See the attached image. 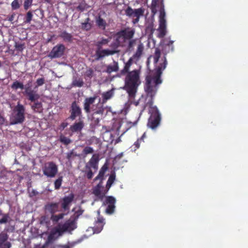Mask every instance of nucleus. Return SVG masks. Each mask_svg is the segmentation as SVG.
I'll list each match as a JSON object with an SVG mask.
<instances>
[{"mask_svg":"<svg viewBox=\"0 0 248 248\" xmlns=\"http://www.w3.org/2000/svg\"><path fill=\"white\" fill-rule=\"evenodd\" d=\"M161 71L158 69L156 75L154 76L146 77L144 90L146 93V104L143 106L142 111L146 106L149 107V113L150 116L147 124V127L155 130L160 125L161 114L156 106H153V100L157 90V85L162 83L161 79Z\"/></svg>","mask_w":248,"mask_h":248,"instance_id":"nucleus-1","label":"nucleus"},{"mask_svg":"<svg viewBox=\"0 0 248 248\" xmlns=\"http://www.w3.org/2000/svg\"><path fill=\"white\" fill-rule=\"evenodd\" d=\"M124 79L125 89L130 97L134 98L140 85V71L135 69L126 74Z\"/></svg>","mask_w":248,"mask_h":248,"instance_id":"nucleus-2","label":"nucleus"},{"mask_svg":"<svg viewBox=\"0 0 248 248\" xmlns=\"http://www.w3.org/2000/svg\"><path fill=\"white\" fill-rule=\"evenodd\" d=\"M135 32L134 29L129 28L116 32L114 36V41L110 45L111 50H117L119 46H125L128 40L133 38Z\"/></svg>","mask_w":248,"mask_h":248,"instance_id":"nucleus-3","label":"nucleus"},{"mask_svg":"<svg viewBox=\"0 0 248 248\" xmlns=\"http://www.w3.org/2000/svg\"><path fill=\"white\" fill-rule=\"evenodd\" d=\"M25 108L18 102L13 110V113L10 118V124H22L25 119Z\"/></svg>","mask_w":248,"mask_h":248,"instance_id":"nucleus-4","label":"nucleus"},{"mask_svg":"<svg viewBox=\"0 0 248 248\" xmlns=\"http://www.w3.org/2000/svg\"><path fill=\"white\" fill-rule=\"evenodd\" d=\"M173 41H169L167 43H166L163 45L162 49L163 53L164 55V56L163 57V62L162 63H160L159 65L154 71L150 72V73L146 77L151 76L154 77V76H155L156 75V72L158 69H160V71L161 73V75H162V71L166 68L167 64V61L166 58V55L167 54V53L173 51L174 46H173Z\"/></svg>","mask_w":248,"mask_h":248,"instance_id":"nucleus-5","label":"nucleus"},{"mask_svg":"<svg viewBox=\"0 0 248 248\" xmlns=\"http://www.w3.org/2000/svg\"><path fill=\"white\" fill-rule=\"evenodd\" d=\"M99 161L98 154H93L88 162L85 166V170L83 172L85 173L88 179H91L93 176V172L92 170L93 168L95 171L98 170V163Z\"/></svg>","mask_w":248,"mask_h":248,"instance_id":"nucleus-6","label":"nucleus"},{"mask_svg":"<svg viewBox=\"0 0 248 248\" xmlns=\"http://www.w3.org/2000/svg\"><path fill=\"white\" fill-rule=\"evenodd\" d=\"M144 11L145 9L142 7L133 9L131 7L128 6L125 10V12L127 16L133 18L132 22L135 24L139 22L140 17L143 16Z\"/></svg>","mask_w":248,"mask_h":248,"instance_id":"nucleus-7","label":"nucleus"},{"mask_svg":"<svg viewBox=\"0 0 248 248\" xmlns=\"http://www.w3.org/2000/svg\"><path fill=\"white\" fill-rule=\"evenodd\" d=\"M70 116L69 119L72 121L75 120L77 118L81 119L82 117V112L79 106L76 101L72 102L69 110Z\"/></svg>","mask_w":248,"mask_h":248,"instance_id":"nucleus-8","label":"nucleus"},{"mask_svg":"<svg viewBox=\"0 0 248 248\" xmlns=\"http://www.w3.org/2000/svg\"><path fill=\"white\" fill-rule=\"evenodd\" d=\"M65 50V47L64 45L58 44L53 47L47 56L51 59L60 58L63 55Z\"/></svg>","mask_w":248,"mask_h":248,"instance_id":"nucleus-9","label":"nucleus"},{"mask_svg":"<svg viewBox=\"0 0 248 248\" xmlns=\"http://www.w3.org/2000/svg\"><path fill=\"white\" fill-rule=\"evenodd\" d=\"M58 172V167L53 162H49L45 165L43 169L45 175L52 178L54 177Z\"/></svg>","mask_w":248,"mask_h":248,"instance_id":"nucleus-10","label":"nucleus"},{"mask_svg":"<svg viewBox=\"0 0 248 248\" xmlns=\"http://www.w3.org/2000/svg\"><path fill=\"white\" fill-rule=\"evenodd\" d=\"M74 199V195L73 193H71L68 196H64L62 198L60 201L61 211L68 213Z\"/></svg>","mask_w":248,"mask_h":248,"instance_id":"nucleus-11","label":"nucleus"},{"mask_svg":"<svg viewBox=\"0 0 248 248\" xmlns=\"http://www.w3.org/2000/svg\"><path fill=\"white\" fill-rule=\"evenodd\" d=\"M105 203L108 205L106 209L107 214L111 215L114 212L115 208L116 199L112 196H107L106 198Z\"/></svg>","mask_w":248,"mask_h":248,"instance_id":"nucleus-12","label":"nucleus"},{"mask_svg":"<svg viewBox=\"0 0 248 248\" xmlns=\"http://www.w3.org/2000/svg\"><path fill=\"white\" fill-rule=\"evenodd\" d=\"M117 50H110L108 49H97L96 51V60H98L106 56L113 55L119 52Z\"/></svg>","mask_w":248,"mask_h":248,"instance_id":"nucleus-13","label":"nucleus"},{"mask_svg":"<svg viewBox=\"0 0 248 248\" xmlns=\"http://www.w3.org/2000/svg\"><path fill=\"white\" fill-rule=\"evenodd\" d=\"M25 93L28 97V99L31 102H35L39 98V95L35 91L32 90L30 86V83L24 86Z\"/></svg>","mask_w":248,"mask_h":248,"instance_id":"nucleus-14","label":"nucleus"},{"mask_svg":"<svg viewBox=\"0 0 248 248\" xmlns=\"http://www.w3.org/2000/svg\"><path fill=\"white\" fill-rule=\"evenodd\" d=\"M45 210L46 212L49 213L51 216L54 214L56 212H60L59 202H48L45 206Z\"/></svg>","mask_w":248,"mask_h":248,"instance_id":"nucleus-15","label":"nucleus"},{"mask_svg":"<svg viewBox=\"0 0 248 248\" xmlns=\"http://www.w3.org/2000/svg\"><path fill=\"white\" fill-rule=\"evenodd\" d=\"M8 237L7 233L4 232L0 233V248H11L12 244L8 241Z\"/></svg>","mask_w":248,"mask_h":248,"instance_id":"nucleus-16","label":"nucleus"},{"mask_svg":"<svg viewBox=\"0 0 248 248\" xmlns=\"http://www.w3.org/2000/svg\"><path fill=\"white\" fill-rule=\"evenodd\" d=\"M84 125L83 120L82 119H78V122H75L70 126V129L73 133L80 132L84 128Z\"/></svg>","mask_w":248,"mask_h":248,"instance_id":"nucleus-17","label":"nucleus"},{"mask_svg":"<svg viewBox=\"0 0 248 248\" xmlns=\"http://www.w3.org/2000/svg\"><path fill=\"white\" fill-rule=\"evenodd\" d=\"M96 98L97 97L96 96H94L93 97H87L85 98L83 104V107L85 112L86 113H89L90 112V106L91 105L94 103Z\"/></svg>","mask_w":248,"mask_h":248,"instance_id":"nucleus-18","label":"nucleus"},{"mask_svg":"<svg viewBox=\"0 0 248 248\" xmlns=\"http://www.w3.org/2000/svg\"><path fill=\"white\" fill-rule=\"evenodd\" d=\"M105 224L104 219L102 217H98L97 220L95 221L93 230L94 232H100L103 229Z\"/></svg>","mask_w":248,"mask_h":248,"instance_id":"nucleus-19","label":"nucleus"},{"mask_svg":"<svg viewBox=\"0 0 248 248\" xmlns=\"http://www.w3.org/2000/svg\"><path fill=\"white\" fill-rule=\"evenodd\" d=\"M63 226L65 230L71 232L77 228L76 222L75 219L74 220H68L63 224Z\"/></svg>","mask_w":248,"mask_h":248,"instance_id":"nucleus-20","label":"nucleus"},{"mask_svg":"<svg viewBox=\"0 0 248 248\" xmlns=\"http://www.w3.org/2000/svg\"><path fill=\"white\" fill-rule=\"evenodd\" d=\"M132 62L133 60L132 58H130L128 60V61L126 63H125L124 68L122 70H121L120 72V76H124L126 74L130 72L129 71V69L131 65H132Z\"/></svg>","mask_w":248,"mask_h":248,"instance_id":"nucleus-21","label":"nucleus"},{"mask_svg":"<svg viewBox=\"0 0 248 248\" xmlns=\"http://www.w3.org/2000/svg\"><path fill=\"white\" fill-rule=\"evenodd\" d=\"M95 23L96 25L99 29L102 30H105L106 29L107 23L106 20L102 18L100 16L96 17Z\"/></svg>","mask_w":248,"mask_h":248,"instance_id":"nucleus-22","label":"nucleus"},{"mask_svg":"<svg viewBox=\"0 0 248 248\" xmlns=\"http://www.w3.org/2000/svg\"><path fill=\"white\" fill-rule=\"evenodd\" d=\"M59 36L62 38L64 41L67 42H72L73 41V36L66 31H63L60 34Z\"/></svg>","mask_w":248,"mask_h":248,"instance_id":"nucleus-23","label":"nucleus"},{"mask_svg":"<svg viewBox=\"0 0 248 248\" xmlns=\"http://www.w3.org/2000/svg\"><path fill=\"white\" fill-rule=\"evenodd\" d=\"M119 70L118 63L116 62H114L113 65H108L106 72L108 74H110L113 72H117Z\"/></svg>","mask_w":248,"mask_h":248,"instance_id":"nucleus-24","label":"nucleus"},{"mask_svg":"<svg viewBox=\"0 0 248 248\" xmlns=\"http://www.w3.org/2000/svg\"><path fill=\"white\" fill-rule=\"evenodd\" d=\"M107 190H105L104 192H101V188L95 186L93 189V194L100 199H102L107 193Z\"/></svg>","mask_w":248,"mask_h":248,"instance_id":"nucleus-25","label":"nucleus"},{"mask_svg":"<svg viewBox=\"0 0 248 248\" xmlns=\"http://www.w3.org/2000/svg\"><path fill=\"white\" fill-rule=\"evenodd\" d=\"M110 39L109 38H102L100 40L97 41L96 44L97 49H102L103 46L107 45Z\"/></svg>","mask_w":248,"mask_h":248,"instance_id":"nucleus-26","label":"nucleus"},{"mask_svg":"<svg viewBox=\"0 0 248 248\" xmlns=\"http://www.w3.org/2000/svg\"><path fill=\"white\" fill-rule=\"evenodd\" d=\"M144 46L142 44L138 45L137 49L134 54L133 57L134 58H139L141 56L143 51Z\"/></svg>","mask_w":248,"mask_h":248,"instance_id":"nucleus-27","label":"nucleus"},{"mask_svg":"<svg viewBox=\"0 0 248 248\" xmlns=\"http://www.w3.org/2000/svg\"><path fill=\"white\" fill-rule=\"evenodd\" d=\"M31 108L36 112H41L42 110V104L41 102L37 101L31 106Z\"/></svg>","mask_w":248,"mask_h":248,"instance_id":"nucleus-28","label":"nucleus"},{"mask_svg":"<svg viewBox=\"0 0 248 248\" xmlns=\"http://www.w3.org/2000/svg\"><path fill=\"white\" fill-rule=\"evenodd\" d=\"M107 167H105L104 166H103L101 168V169H100L97 176L94 178V181H95L98 180H102L103 179L104 174H105V172L106 170H107Z\"/></svg>","mask_w":248,"mask_h":248,"instance_id":"nucleus-29","label":"nucleus"},{"mask_svg":"<svg viewBox=\"0 0 248 248\" xmlns=\"http://www.w3.org/2000/svg\"><path fill=\"white\" fill-rule=\"evenodd\" d=\"M113 91L112 90H109L108 92L104 93L102 94L103 100L105 102L108 100L110 99L113 95Z\"/></svg>","mask_w":248,"mask_h":248,"instance_id":"nucleus-30","label":"nucleus"},{"mask_svg":"<svg viewBox=\"0 0 248 248\" xmlns=\"http://www.w3.org/2000/svg\"><path fill=\"white\" fill-rule=\"evenodd\" d=\"M65 215L66 214L64 213H61L58 215H55L54 214L51 216L50 219L53 222H57L60 219H62Z\"/></svg>","mask_w":248,"mask_h":248,"instance_id":"nucleus-31","label":"nucleus"},{"mask_svg":"<svg viewBox=\"0 0 248 248\" xmlns=\"http://www.w3.org/2000/svg\"><path fill=\"white\" fill-rule=\"evenodd\" d=\"M161 56V50L160 49L156 47L155 48V51L154 54L153 55V58H154V62L155 64H156L157 62L159 61V59Z\"/></svg>","mask_w":248,"mask_h":248,"instance_id":"nucleus-32","label":"nucleus"},{"mask_svg":"<svg viewBox=\"0 0 248 248\" xmlns=\"http://www.w3.org/2000/svg\"><path fill=\"white\" fill-rule=\"evenodd\" d=\"M115 179V174H111L108 180V181L107 182V184H106V188H107V192L108 191V190H109V189L110 188V187H111L112 184L113 183L114 180Z\"/></svg>","mask_w":248,"mask_h":248,"instance_id":"nucleus-33","label":"nucleus"},{"mask_svg":"<svg viewBox=\"0 0 248 248\" xmlns=\"http://www.w3.org/2000/svg\"><path fill=\"white\" fill-rule=\"evenodd\" d=\"M55 233L53 231H52L50 234L48 236L47 239L46 241L45 242V243L43 246V248H46V247L48 246V244L53 240H54L55 238Z\"/></svg>","mask_w":248,"mask_h":248,"instance_id":"nucleus-34","label":"nucleus"},{"mask_svg":"<svg viewBox=\"0 0 248 248\" xmlns=\"http://www.w3.org/2000/svg\"><path fill=\"white\" fill-rule=\"evenodd\" d=\"M11 88L14 90H17L18 89L23 90L24 89V85L22 83L16 80L12 84Z\"/></svg>","mask_w":248,"mask_h":248,"instance_id":"nucleus-35","label":"nucleus"},{"mask_svg":"<svg viewBox=\"0 0 248 248\" xmlns=\"http://www.w3.org/2000/svg\"><path fill=\"white\" fill-rule=\"evenodd\" d=\"M89 21L90 18L88 17L85 19V22L82 23L81 27L82 29L86 31H89L91 29L92 25L89 23Z\"/></svg>","mask_w":248,"mask_h":248,"instance_id":"nucleus-36","label":"nucleus"},{"mask_svg":"<svg viewBox=\"0 0 248 248\" xmlns=\"http://www.w3.org/2000/svg\"><path fill=\"white\" fill-rule=\"evenodd\" d=\"M33 17V14L32 12L31 11H28L24 18V22L25 23H30Z\"/></svg>","mask_w":248,"mask_h":248,"instance_id":"nucleus-37","label":"nucleus"},{"mask_svg":"<svg viewBox=\"0 0 248 248\" xmlns=\"http://www.w3.org/2000/svg\"><path fill=\"white\" fill-rule=\"evenodd\" d=\"M60 141L61 142L66 145L69 144L72 142L71 140L69 138L63 135H61L60 136Z\"/></svg>","mask_w":248,"mask_h":248,"instance_id":"nucleus-38","label":"nucleus"},{"mask_svg":"<svg viewBox=\"0 0 248 248\" xmlns=\"http://www.w3.org/2000/svg\"><path fill=\"white\" fill-rule=\"evenodd\" d=\"M84 82L81 79H75L72 82V85L74 87H81L83 86Z\"/></svg>","mask_w":248,"mask_h":248,"instance_id":"nucleus-39","label":"nucleus"},{"mask_svg":"<svg viewBox=\"0 0 248 248\" xmlns=\"http://www.w3.org/2000/svg\"><path fill=\"white\" fill-rule=\"evenodd\" d=\"M146 137V133L144 132L140 139H138L135 142L134 145L136 149H138L140 146V144L141 141H144V139Z\"/></svg>","mask_w":248,"mask_h":248,"instance_id":"nucleus-40","label":"nucleus"},{"mask_svg":"<svg viewBox=\"0 0 248 248\" xmlns=\"http://www.w3.org/2000/svg\"><path fill=\"white\" fill-rule=\"evenodd\" d=\"M22 0H14L11 3V7L13 10H16L19 8L20 6V3H21Z\"/></svg>","mask_w":248,"mask_h":248,"instance_id":"nucleus-41","label":"nucleus"},{"mask_svg":"<svg viewBox=\"0 0 248 248\" xmlns=\"http://www.w3.org/2000/svg\"><path fill=\"white\" fill-rule=\"evenodd\" d=\"M2 217L0 219V224H5L7 223L10 219L9 214H2Z\"/></svg>","mask_w":248,"mask_h":248,"instance_id":"nucleus-42","label":"nucleus"},{"mask_svg":"<svg viewBox=\"0 0 248 248\" xmlns=\"http://www.w3.org/2000/svg\"><path fill=\"white\" fill-rule=\"evenodd\" d=\"M62 177H59L57 179H56L54 182V187L55 189H59L62 185Z\"/></svg>","mask_w":248,"mask_h":248,"instance_id":"nucleus-43","label":"nucleus"},{"mask_svg":"<svg viewBox=\"0 0 248 248\" xmlns=\"http://www.w3.org/2000/svg\"><path fill=\"white\" fill-rule=\"evenodd\" d=\"M94 151L92 147L90 146H86L82 151V153L85 155H86L88 154H93Z\"/></svg>","mask_w":248,"mask_h":248,"instance_id":"nucleus-44","label":"nucleus"},{"mask_svg":"<svg viewBox=\"0 0 248 248\" xmlns=\"http://www.w3.org/2000/svg\"><path fill=\"white\" fill-rule=\"evenodd\" d=\"M53 232L55 234L56 233H58L59 236H61L63 233L65 232H66V231L65 230L64 228L62 225V227L56 228L55 230L53 231Z\"/></svg>","mask_w":248,"mask_h":248,"instance_id":"nucleus-45","label":"nucleus"},{"mask_svg":"<svg viewBox=\"0 0 248 248\" xmlns=\"http://www.w3.org/2000/svg\"><path fill=\"white\" fill-rule=\"evenodd\" d=\"M93 70L90 68L89 69H88L86 72H85V74H84V76H85V78H88L90 79H91L93 76Z\"/></svg>","mask_w":248,"mask_h":248,"instance_id":"nucleus-46","label":"nucleus"},{"mask_svg":"<svg viewBox=\"0 0 248 248\" xmlns=\"http://www.w3.org/2000/svg\"><path fill=\"white\" fill-rule=\"evenodd\" d=\"M15 47L16 50L19 51H22L24 48V44L15 42Z\"/></svg>","mask_w":248,"mask_h":248,"instance_id":"nucleus-47","label":"nucleus"},{"mask_svg":"<svg viewBox=\"0 0 248 248\" xmlns=\"http://www.w3.org/2000/svg\"><path fill=\"white\" fill-rule=\"evenodd\" d=\"M159 33L158 37L160 38H163L166 34V28H158Z\"/></svg>","mask_w":248,"mask_h":248,"instance_id":"nucleus-48","label":"nucleus"},{"mask_svg":"<svg viewBox=\"0 0 248 248\" xmlns=\"http://www.w3.org/2000/svg\"><path fill=\"white\" fill-rule=\"evenodd\" d=\"M32 0H25L24 3V8L25 10L29 9V7L32 5Z\"/></svg>","mask_w":248,"mask_h":248,"instance_id":"nucleus-49","label":"nucleus"},{"mask_svg":"<svg viewBox=\"0 0 248 248\" xmlns=\"http://www.w3.org/2000/svg\"><path fill=\"white\" fill-rule=\"evenodd\" d=\"M135 42V41L132 39V38L128 40L127 43H126V45L127 44V49L128 50H130L133 48Z\"/></svg>","mask_w":248,"mask_h":248,"instance_id":"nucleus-50","label":"nucleus"},{"mask_svg":"<svg viewBox=\"0 0 248 248\" xmlns=\"http://www.w3.org/2000/svg\"><path fill=\"white\" fill-rule=\"evenodd\" d=\"M159 20H166L165 12L163 7H161L160 10Z\"/></svg>","mask_w":248,"mask_h":248,"instance_id":"nucleus-51","label":"nucleus"},{"mask_svg":"<svg viewBox=\"0 0 248 248\" xmlns=\"http://www.w3.org/2000/svg\"><path fill=\"white\" fill-rule=\"evenodd\" d=\"M77 156V155L74 153L73 150L71 151L67 154V158L68 160H70L73 157Z\"/></svg>","mask_w":248,"mask_h":248,"instance_id":"nucleus-52","label":"nucleus"},{"mask_svg":"<svg viewBox=\"0 0 248 248\" xmlns=\"http://www.w3.org/2000/svg\"><path fill=\"white\" fill-rule=\"evenodd\" d=\"M36 83L37 84V85L35 86V88L43 85L45 83L44 78H40L37 79L36 80Z\"/></svg>","mask_w":248,"mask_h":248,"instance_id":"nucleus-53","label":"nucleus"},{"mask_svg":"<svg viewBox=\"0 0 248 248\" xmlns=\"http://www.w3.org/2000/svg\"><path fill=\"white\" fill-rule=\"evenodd\" d=\"M166 20H159V28H166Z\"/></svg>","mask_w":248,"mask_h":248,"instance_id":"nucleus-54","label":"nucleus"},{"mask_svg":"<svg viewBox=\"0 0 248 248\" xmlns=\"http://www.w3.org/2000/svg\"><path fill=\"white\" fill-rule=\"evenodd\" d=\"M68 125V123L67 122H62L61 125H60L59 129L61 131L63 130L65 127H66Z\"/></svg>","mask_w":248,"mask_h":248,"instance_id":"nucleus-55","label":"nucleus"},{"mask_svg":"<svg viewBox=\"0 0 248 248\" xmlns=\"http://www.w3.org/2000/svg\"><path fill=\"white\" fill-rule=\"evenodd\" d=\"M86 8V5L84 4H80L77 9L80 11H83Z\"/></svg>","mask_w":248,"mask_h":248,"instance_id":"nucleus-56","label":"nucleus"},{"mask_svg":"<svg viewBox=\"0 0 248 248\" xmlns=\"http://www.w3.org/2000/svg\"><path fill=\"white\" fill-rule=\"evenodd\" d=\"M5 121V118L0 113V125H2L4 124Z\"/></svg>","mask_w":248,"mask_h":248,"instance_id":"nucleus-57","label":"nucleus"},{"mask_svg":"<svg viewBox=\"0 0 248 248\" xmlns=\"http://www.w3.org/2000/svg\"><path fill=\"white\" fill-rule=\"evenodd\" d=\"M73 247V245L70 246L69 245H60L59 247L60 248H71Z\"/></svg>","mask_w":248,"mask_h":248,"instance_id":"nucleus-58","label":"nucleus"},{"mask_svg":"<svg viewBox=\"0 0 248 248\" xmlns=\"http://www.w3.org/2000/svg\"><path fill=\"white\" fill-rule=\"evenodd\" d=\"M95 186L100 188H103V187L102 186V180H101V181Z\"/></svg>","mask_w":248,"mask_h":248,"instance_id":"nucleus-59","label":"nucleus"},{"mask_svg":"<svg viewBox=\"0 0 248 248\" xmlns=\"http://www.w3.org/2000/svg\"><path fill=\"white\" fill-rule=\"evenodd\" d=\"M76 213L77 214V217H76L75 219L76 218H78V216L81 215L82 214V211H81V210H78V211Z\"/></svg>","mask_w":248,"mask_h":248,"instance_id":"nucleus-60","label":"nucleus"},{"mask_svg":"<svg viewBox=\"0 0 248 248\" xmlns=\"http://www.w3.org/2000/svg\"><path fill=\"white\" fill-rule=\"evenodd\" d=\"M103 113V110H96L95 112H94V114H102Z\"/></svg>","mask_w":248,"mask_h":248,"instance_id":"nucleus-61","label":"nucleus"},{"mask_svg":"<svg viewBox=\"0 0 248 248\" xmlns=\"http://www.w3.org/2000/svg\"><path fill=\"white\" fill-rule=\"evenodd\" d=\"M144 100V97L143 96L141 97V98H140L139 101L138 102H137L136 105H138V104H139L140 102L143 101Z\"/></svg>","mask_w":248,"mask_h":248,"instance_id":"nucleus-62","label":"nucleus"},{"mask_svg":"<svg viewBox=\"0 0 248 248\" xmlns=\"http://www.w3.org/2000/svg\"><path fill=\"white\" fill-rule=\"evenodd\" d=\"M123 153H121V154H119V155H117L116 156V159H117V158H119V159H120V158L123 156Z\"/></svg>","mask_w":248,"mask_h":248,"instance_id":"nucleus-63","label":"nucleus"},{"mask_svg":"<svg viewBox=\"0 0 248 248\" xmlns=\"http://www.w3.org/2000/svg\"><path fill=\"white\" fill-rule=\"evenodd\" d=\"M95 122L96 124H98L99 122V119L98 118L96 119V120H95Z\"/></svg>","mask_w":248,"mask_h":248,"instance_id":"nucleus-64","label":"nucleus"}]
</instances>
